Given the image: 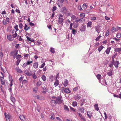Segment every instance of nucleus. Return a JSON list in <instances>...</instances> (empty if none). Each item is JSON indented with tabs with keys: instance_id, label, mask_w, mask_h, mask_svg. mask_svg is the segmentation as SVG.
Instances as JSON below:
<instances>
[{
	"instance_id": "1",
	"label": "nucleus",
	"mask_w": 121,
	"mask_h": 121,
	"mask_svg": "<svg viewBox=\"0 0 121 121\" xmlns=\"http://www.w3.org/2000/svg\"><path fill=\"white\" fill-rule=\"evenodd\" d=\"M52 98L54 99H56V103L58 104H60L62 103L63 100L61 99V96H57L56 97L55 96H53L52 97Z\"/></svg>"
},
{
	"instance_id": "2",
	"label": "nucleus",
	"mask_w": 121,
	"mask_h": 121,
	"mask_svg": "<svg viewBox=\"0 0 121 121\" xmlns=\"http://www.w3.org/2000/svg\"><path fill=\"white\" fill-rule=\"evenodd\" d=\"M33 63V60L31 59V60H30V59H29L27 60V62L26 63H25L23 64L22 67H23L25 68L27 65H30L32 63Z\"/></svg>"
},
{
	"instance_id": "3",
	"label": "nucleus",
	"mask_w": 121,
	"mask_h": 121,
	"mask_svg": "<svg viewBox=\"0 0 121 121\" xmlns=\"http://www.w3.org/2000/svg\"><path fill=\"white\" fill-rule=\"evenodd\" d=\"M7 39L9 41H13L14 39V38H16V37H13V35L12 36L10 34H9L7 35Z\"/></svg>"
},
{
	"instance_id": "4",
	"label": "nucleus",
	"mask_w": 121,
	"mask_h": 121,
	"mask_svg": "<svg viewBox=\"0 0 121 121\" xmlns=\"http://www.w3.org/2000/svg\"><path fill=\"white\" fill-rule=\"evenodd\" d=\"M14 28L15 29V30H14L15 33L13 35V36L14 37H17V31L19 30L18 28V25H17L14 26Z\"/></svg>"
},
{
	"instance_id": "5",
	"label": "nucleus",
	"mask_w": 121,
	"mask_h": 121,
	"mask_svg": "<svg viewBox=\"0 0 121 121\" xmlns=\"http://www.w3.org/2000/svg\"><path fill=\"white\" fill-rule=\"evenodd\" d=\"M6 114V112H5L4 113V115L6 119V121H10V119H11V117L9 114H8L7 115Z\"/></svg>"
},
{
	"instance_id": "6",
	"label": "nucleus",
	"mask_w": 121,
	"mask_h": 121,
	"mask_svg": "<svg viewBox=\"0 0 121 121\" xmlns=\"http://www.w3.org/2000/svg\"><path fill=\"white\" fill-rule=\"evenodd\" d=\"M50 104L52 106H54L56 105L57 104L56 101L52 99L51 100Z\"/></svg>"
},
{
	"instance_id": "7",
	"label": "nucleus",
	"mask_w": 121,
	"mask_h": 121,
	"mask_svg": "<svg viewBox=\"0 0 121 121\" xmlns=\"http://www.w3.org/2000/svg\"><path fill=\"white\" fill-rule=\"evenodd\" d=\"M67 10L66 7H62L61 9V12L64 14H65Z\"/></svg>"
},
{
	"instance_id": "8",
	"label": "nucleus",
	"mask_w": 121,
	"mask_h": 121,
	"mask_svg": "<svg viewBox=\"0 0 121 121\" xmlns=\"http://www.w3.org/2000/svg\"><path fill=\"white\" fill-rule=\"evenodd\" d=\"M71 92V91L70 90L69 88L67 87L65 88L64 90V92L66 93H69Z\"/></svg>"
},
{
	"instance_id": "9",
	"label": "nucleus",
	"mask_w": 121,
	"mask_h": 121,
	"mask_svg": "<svg viewBox=\"0 0 121 121\" xmlns=\"http://www.w3.org/2000/svg\"><path fill=\"white\" fill-rule=\"evenodd\" d=\"M59 81L57 79H56V80L54 82L53 86L55 87H56L57 86L59 85Z\"/></svg>"
},
{
	"instance_id": "10",
	"label": "nucleus",
	"mask_w": 121,
	"mask_h": 121,
	"mask_svg": "<svg viewBox=\"0 0 121 121\" xmlns=\"http://www.w3.org/2000/svg\"><path fill=\"white\" fill-rule=\"evenodd\" d=\"M72 19L74 21H75L76 22H78V17H76V16L74 15H72L71 16Z\"/></svg>"
},
{
	"instance_id": "11",
	"label": "nucleus",
	"mask_w": 121,
	"mask_h": 121,
	"mask_svg": "<svg viewBox=\"0 0 121 121\" xmlns=\"http://www.w3.org/2000/svg\"><path fill=\"white\" fill-rule=\"evenodd\" d=\"M68 83V80L67 79H65L63 84L66 87L67 86Z\"/></svg>"
},
{
	"instance_id": "12",
	"label": "nucleus",
	"mask_w": 121,
	"mask_h": 121,
	"mask_svg": "<svg viewBox=\"0 0 121 121\" xmlns=\"http://www.w3.org/2000/svg\"><path fill=\"white\" fill-rule=\"evenodd\" d=\"M95 30L97 32L99 33L101 30L100 29V26L98 25L95 27Z\"/></svg>"
},
{
	"instance_id": "13",
	"label": "nucleus",
	"mask_w": 121,
	"mask_h": 121,
	"mask_svg": "<svg viewBox=\"0 0 121 121\" xmlns=\"http://www.w3.org/2000/svg\"><path fill=\"white\" fill-rule=\"evenodd\" d=\"M119 64V61H116L114 62H113V65L116 68H117L118 67Z\"/></svg>"
},
{
	"instance_id": "14",
	"label": "nucleus",
	"mask_w": 121,
	"mask_h": 121,
	"mask_svg": "<svg viewBox=\"0 0 121 121\" xmlns=\"http://www.w3.org/2000/svg\"><path fill=\"white\" fill-rule=\"evenodd\" d=\"M64 0H58L59 2L58 3V5L59 7H60L62 6V4L63 3Z\"/></svg>"
},
{
	"instance_id": "15",
	"label": "nucleus",
	"mask_w": 121,
	"mask_h": 121,
	"mask_svg": "<svg viewBox=\"0 0 121 121\" xmlns=\"http://www.w3.org/2000/svg\"><path fill=\"white\" fill-rule=\"evenodd\" d=\"M111 49V48L110 47H108L106 50L105 51V52L108 55L109 54L110 52V50Z\"/></svg>"
},
{
	"instance_id": "16",
	"label": "nucleus",
	"mask_w": 121,
	"mask_h": 121,
	"mask_svg": "<svg viewBox=\"0 0 121 121\" xmlns=\"http://www.w3.org/2000/svg\"><path fill=\"white\" fill-rule=\"evenodd\" d=\"M30 29V27L29 26H28L26 24H25L24 27V30L26 31Z\"/></svg>"
},
{
	"instance_id": "17",
	"label": "nucleus",
	"mask_w": 121,
	"mask_h": 121,
	"mask_svg": "<svg viewBox=\"0 0 121 121\" xmlns=\"http://www.w3.org/2000/svg\"><path fill=\"white\" fill-rule=\"evenodd\" d=\"M64 19L63 18H58V23L60 24H63L62 22L64 21Z\"/></svg>"
},
{
	"instance_id": "18",
	"label": "nucleus",
	"mask_w": 121,
	"mask_h": 121,
	"mask_svg": "<svg viewBox=\"0 0 121 121\" xmlns=\"http://www.w3.org/2000/svg\"><path fill=\"white\" fill-rule=\"evenodd\" d=\"M38 62H35L33 64V67L35 69H36L38 68Z\"/></svg>"
},
{
	"instance_id": "19",
	"label": "nucleus",
	"mask_w": 121,
	"mask_h": 121,
	"mask_svg": "<svg viewBox=\"0 0 121 121\" xmlns=\"http://www.w3.org/2000/svg\"><path fill=\"white\" fill-rule=\"evenodd\" d=\"M0 80L1 82V84L4 85L5 84L4 79V77H0Z\"/></svg>"
},
{
	"instance_id": "20",
	"label": "nucleus",
	"mask_w": 121,
	"mask_h": 121,
	"mask_svg": "<svg viewBox=\"0 0 121 121\" xmlns=\"http://www.w3.org/2000/svg\"><path fill=\"white\" fill-rule=\"evenodd\" d=\"M81 98V96L78 95H75L74 96V99L76 100H78L80 99Z\"/></svg>"
},
{
	"instance_id": "21",
	"label": "nucleus",
	"mask_w": 121,
	"mask_h": 121,
	"mask_svg": "<svg viewBox=\"0 0 121 121\" xmlns=\"http://www.w3.org/2000/svg\"><path fill=\"white\" fill-rule=\"evenodd\" d=\"M19 118L22 121H24L26 119L25 116L23 115L20 116Z\"/></svg>"
},
{
	"instance_id": "22",
	"label": "nucleus",
	"mask_w": 121,
	"mask_h": 121,
	"mask_svg": "<svg viewBox=\"0 0 121 121\" xmlns=\"http://www.w3.org/2000/svg\"><path fill=\"white\" fill-rule=\"evenodd\" d=\"M16 70L19 73H21L22 72V70L18 67H17L16 68Z\"/></svg>"
},
{
	"instance_id": "23",
	"label": "nucleus",
	"mask_w": 121,
	"mask_h": 121,
	"mask_svg": "<svg viewBox=\"0 0 121 121\" xmlns=\"http://www.w3.org/2000/svg\"><path fill=\"white\" fill-rule=\"evenodd\" d=\"M55 78L53 75H51L49 78V80L51 82L53 81L54 79Z\"/></svg>"
},
{
	"instance_id": "24",
	"label": "nucleus",
	"mask_w": 121,
	"mask_h": 121,
	"mask_svg": "<svg viewBox=\"0 0 121 121\" xmlns=\"http://www.w3.org/2000/svg\"><path fill=\"white\" fill-rule=\"evenodd\" d=\"M26 38L28 40V42L30 41V42H34V40L33 39H31L29 37H28L27 36Z\"/></svg>"
},
{
	"instance_id": "25",
	"label": "nucleus",
	"mask_w": 121,
	"mask_h": 121,
	"mask_svg": "<svg viewBox=\"0 0 121 121\" xmlns=\"http://www.w3.org/2000/svg\"><path fill=\"white\" fill-rule=\"evenodd\" d=\"M18 24L19 28L22 29L23 26V23H22V22H20Z\"/></svg>"
},
{
	"instance_id": "26",
	"label": "nucleus",
	"mask_w": 121,
	"mask_h": 121,
	"mask_svg": "<svg viewBox=\"0 0 121 121\" xmlns=\"http://www.w3.org/2000/svg\"><path fill=\"white\" fill-rule=\"evenodd\" d=\"M107 74L109 76H111L112 75V71L110 70L107 73Z\"/></svg>"
},
{
	"instance_id": "27",
	"label": "nucleus",
	"mask_w": 121,
	"mask_h": 121,
	"mask_svg": "<svg viewBox=\"0 0 121 121\" xmlns=\"http://www.w3.org/2000/svg\"><path fill=\"white\" fill-rule=\"evenodd\" d=\"M121 51V48H117L115 49V52H118L119 53H120Z\"/></svg>"
},
{
	"instance_id": "28",
	"label": "nucleus",
	"mask_w": 121,
	"mask_h": 121,
	"mask_svg": "<svg viewBox=\"0 0 121 121\" xmlns=\"http://www.w3.org/2000/svg\"><path fill=\"white\" fill-rule=\"evenodd\" d=\"M78 22H79L80 23H81L83 22H85V19L83 18L78 19Z\"/></svg>"
},
{
	"instance_id": "29",
	"label": "nucleus",
	"mask_w": 121,
	"mask_h": 121,
	"mask_svg": "<svg viewBox=\"0 0 121 121\" xmlns=\"http://www.w3.org/2000/svg\"><path fill=\"white\" fill-rule=\"evenodd\" d=\"M96 77L97 78L99 81L101 80V75L100 74H98L96 76Z\"/></svg>"
},
{
	"instance_id": "30",
	"label": "nucleus",
	"mask_w": 121,
	"mask_h": 121,
	"mask_svg": "<svg viewBox=\"0 0 121 121\" xmlns=\"http://www.w3.org/2000/svg\"><path fill=\"white\" fill-rule=\"evenodd\" d=\"M104 48V47L102 45L100 46L98 49L99 51V52L101 51Z\"/></svg>"
},
{
	"instance_id": "31",
	"label": "nucleus",
	"mask_w": 121,
	"mask_h": 121,
	"mask_svg": "<svg viewBox=\"0 0 121 121\" xmlns=\"http://www.w3.org/2000/svg\"><path fill=\"white\" fill-rule=\"evenodd\" d=\"M92 23L91 21L87 23V26L88 27H91V26Z\"/></svg>"
},
{
	"instance_id": "32",
	"label": "nucleus",
	"mask_w": 121,
	"mask_h": 121,
	"mask_svg": "<svg viewBox=\"0 0 121 121\" xmlns=\"http://www.w3.org/2000/svg\"><path fill=\"white\" fill-rule=\"evenodd\" d=\"M87 115L89 118H90L92 116L91 112L90 111H89V112H87Z\"/></svg>"
},
{
	"instance_id": "33",
	"label": "nucleus",
	"mask_w": 121,
	"mask_h": 121,
	"mask_svg": "<svg viewBox=\"0 0 121 121\" xmlns=\"http://www.w3.org/2000/svg\"><path fill=\"white\" fill-rule=\"evenodd\" d=\"M79 111L81 112L82 113H83L84 111V108H80L78 110Z\"/></svg>"
},
{
	"instance_id": "34",
	"label": "nucleus",
	"mask_w": 121,
	"mask_h": 121,
	"mask_svg": "<svg viewBox=\"0 0 121 121\" xmlns=\"http://www.w3.org/2000/svg\"><path fill=\"white\" fill-rule=\"evenodd\" d=\"M77 114L79 115V117L81 118V119L83 120H85V118H84V117L82 116V115L80 113L78 112Z\"/></svg>"
},
{
	"instance_id": "35",
	"label": "nucleus",
	"mask_w": 121,
	"mask_h": 121,
	"mask_svg": "<svg viewBox=\"0 0 121 121\" xmlns=\"http://www.w3.org/2000/svg\"><path fill=\"white\" fill-rule=\"evenodd\" d=\"M41 78L44 81H45L46 80V78L45 76L44 75L42 76Z\"/></svg>"
},
{
	"instance_id": "36",
	"label": "nucleus",
	"mask_w": 121,
	"mask_h": 121,
	"mask_svg": "<svg viewBox=\"0 0 121 121\" xmlns=\"http://www.w3.org/2000/svg\"><path fill=\"white\" fill-rule=\"evenodd\" d=\"M94 107L95 108V109L97 111H98V110H99V108L98 107V105L97 104H96L94 105Z\"/></svg>"
},
{
	"instance_id": "37",
	"label": "nucleus",
	"mask_w": 121,
	"mask_h": 121,
	"mask_svg": "<svg viewBox=\"0 0 121 121\" xmlns=\"http://www.w3.org/2000/svg\"><path fill=\"white\" fill-rule=\"evenodd\" d=\"M42 82L40 81H39L37 82L36 83V85L38 86H39L42 84Z\"/></svg>"
},
{
	"instance_id": "38",
	"label": "nucleus",
	"mask_w": 121,
	"mask_h": 121,
	"mask_svg": "<svg viewBox=\"0 0 121 121\" xmlns=\"http://www.w3.org/2000/svg\"><path fill=\"white\" fill-rule=\"evenodd\" d=\"M35 97L38 99L41 100L42 99V97L40 96L37 95H35Z\"/></svg>"
},
{
	"instance_id": "39",
	"label": "nucleus",
	"mask_w": 121,
	"mask_h": 121,
	"mask_svg": "<svg viewBox=\"0 0 121 121\" xmlns=\"http://www.w3.org/2000/svg\"><path fill=\"white\" fill-rule=\"evenodd\" d=\"M32 77L34 79H35L37 78V76L35 73H34L32 75Z\"/></svg>"
},
{
	"instance_id": "40",
	"label": "nucleus",
	"mask_w": 121,
	"mask_h": 121,
	"mask_svg": "<svg viewBox=\"0 0 121 121\" xmlns=\"http://www.w3.org/2000/svg\"><path fill=\"white\" fill-rule=\"evenodd\" d=\"M64 108L65 110L67 111H68L69 110V109L68 107L66 106V105H65L64 106Z\"/></svg>"
},
{
	"instance_id": "41",
	"label": "nucleus",
	"mask_w": 121,
	"mask_h": 121,
	"mask_svg": "<svg viewBox=\"0 0 121 121\" xmlns=\"http://www.w3.org/2000/svg\"><path fill=\"white\" fill-rule=\"evenodd\" d=\"M50 52L52 53H54L55 52V51L54 50V48H50Z\"/></svg>"
},
{
	"instance_id": "42",
	"label": "nucleus",
	"mask_w": 121,
	"mask_h": 121,
	"mask_svg": "<svg viewBox=\"0 0 121 121\" xmlns=\"http://www.w3.org/2000/svg\"><path fill=\"white\" fill-rule=\"evenodd\" d=\"M24 56L26 58H27L29 56V55L28 54H26L25 53L24 54Z\"/></svg>"
},
{
	"instance_id": "43",
	"label": "nucleus",
	"mask_w": 121,
	"mask_h": 121,
	"mask_svg": "<svg viewBox=\"0 0 121 121\" xmlns=\"http://www.w3.org/2000/svg\"><path fill=\"white\" fill-rule=\"evenodd\" d=\"M72 104L73 106L75 107L77 105V103L76 101H74L73 102Z\"/></svg>"
},
{
	"instance_id": "44",
	"label": "nucleus",
	"mask_w": 121,
	"mask_h": 121,
	"mask_svg": "<svg viewBox=\"0 0 121 121\" xmlns=\"http://www.w3.org/2000/svg\"><path fill=\"white\" fill-rule=\"evenodd\" d=\"M119 30L118 29L116 28L115 27H113L112 28V30L113 32L117 31Z\"/></svg>"
},
{
	"instance_id": "45",
	"label": "nucleus",
	"mask_w": 121,
	"mask_h": 121,
	"mask_svg": "<svg viewBox=\"0 0 121 121\" xmlns=\"http://www.w3.org/2000/svg\"><path fill=\"white\" fill-rule=\"evenodd\" d=\"M21 56L19 54L18 55L16 56V59L18 60H20V58L21 57Z\"/></svg>"
},
{
	"instance_id": "46",
	"label": "nucleus",
	"mask_w": 121,
	"mask_h": 121,
	"mask_svg": "<svg viewBox=\"0 0 121 121\" xmlns=\"http://www.w3.org/2000/svg\"><path fill=\"white\" fill-rule=\"evenodd\" d=\"M80 16L81 17L83 18L85 16V14L83 13H81L80 15Z\"/></svg>"
},
{
	"instance_id": "47",
	"label": "nucleus",
	"mask_w": 121,
	"mask_h": 121,
	"mask_svg": "<svg viewBox=\"0 0 121 121\" xmlns=\"http://www.w3.org/2000/svg\"><path fill=\"white\" fill-rule=\"evenodd\" d=\"M38 90V88L37 87L34 88L33 89V91L34 92L36 93L37 92Z\"/></svg>"
},
{
	"instance_id": "48",
	"label": "nucleus",
	"mask_w": 121,
	"mask_h": 121,
	"mask_svg": "<svg viewBox=\"0 0 121 121\" xmlns=\"http://www.w3.org/2000/svg\"><path fill=\"white\" fill-rule=\"evenodd\" d=\"M121 37V34L119 33H117V37L118 38H120Z\"/></svg>"
},
{
	"instance_id": "49",
	"label": "nucleus",
	"mask_w": 121,
	"mask_h": 121,
	"mask_svg": "<svg viewBox=\"0 0 121 121\" xmlns=\"http://www.w3.org/2000/svg\"><path fill=\"white\" fill-rule=\"evenodd\" d=\"M2 22L4 25H5L7 24V22L5 19H4L2 21Z\"/></svg>"
},
{
	"instance_id": "50",
	"label": "nucleus",
	"mask_w": 121,
	"mask_h": 121,
	"mask_svg": "<svg viewBox=\"0 0 121 121\" xmlns=\"http://www.w3.org/2000/svg\"><path fill=\"white\" fill-rule=\"evenodd\" d=\"M101 37V36L100 35H99L96 38V39H95V40L96 41H99Z\"/></svg>"
},
{
	"instance_id": "51",
	"label": "nucleus",
	"mask_w": 121,
	"mask_h": 121,
	"mask_svg": "<svg viewBox=\"0 0 121 121\" xmlns=\"http://www.w3.org/2000/svg\"><path fill=\"white\" fill-rule=\"evenodd\" d=\"M57 9V7L56 6H54L52 8V12H54Z\"/></svg>"
},
{
	"instance_id": "52",
	"label": "nucleus",
	"mask_w": 121,
	"mask_h": 121,
	"mask_svg": "<svg viewBox=\"0 0 121 121\" xmlns=\"http://www.w3.org/2000/svg\"><path fill=\"white\" fill-rule=\"evenodd\" d=\"M76 30H74L73 29H72V33L73 34L75 35V33L76 32Z\"/></svg>"
},
{
	"instance_id": "53",
	"label": "nucleus",
	"mask_w": 121,
	"mask_h": 121,
	"mask_svg": "<svg viewBox=\"0 0 121 121\" xmlns=\"http://www.w3.org/2000/svg\"><path fill=\"white\" fill-rule=\"evenodd\" d=\"M82 7L84 9H86L87 8L86 5L85 4H84L82 5Z\"/></svg>"
},
{
	"instance_id": "54",
	"label": "nucleus",
	"mask_w": 121,
	"mask_h": 121,
	"mask_svg": "<svg viewBox=\"0 0 121 121\" xmlns=\"http://www.w3.org/2000/svg\"><path fill=\"white\" fill-rule=\"evenodd\" d=\"M78 9L80 10V11H81L82 10V9L81 7V5H80L78 6Z\"/></svg>"
},
{
	"instance_id": "55",
	"label": "nucleus",
	"mask_w": 121,
	"mask_h": 121,
	"mask_svg": "<svg viewBox=\"0 0 121 121\" xmlns=\"http://www.w3.org/2000/svg\"><path fill=\"white\" fill-rule=\"evenodd\" d=\"M14 55V56H15L17 54V51H13Z\"/></svg>"
},
{
	"instance_id": "56",
	"label": "nucleus",
	"mask_w": 121,
	"mask_h": 121,
	"mask_svg": "<svg viewBox=\"0 0 121 121\" xmlns=\"http://www.w3.org/2000/svg\"><path fill=\"white\" fill-rule=\"evenodd\" d=\"M32 75V74L31 73L29 72H27L26 74V75L29 76H31Z\"/></svg>"
},
{
	"instance_id": "57",
	"label": "nucleus",
	"mask_w": 121,
	"mask_h": 121,
	"mask_svg": "<svg viewBox=\"0 0 121 121\" xmlns=\"http://www.w3.org/2000/svg\"><path fill=\"white\" fill-rule=\"evenodd\" d=\"M109 34V31L108 30H107L106 32L105 36H108V35Z\"/></svg>"
},
{
	"instance_id": "58",
	"label": "nucleus",
	"mask_w": 121,
	"mask_h": 121,
	"mask_svg": "<svg viewBox=\"0 0 121 121\" xmlns=\"http://www.w3.org/2000/svg\"><path fill=\"white\" fill-rule=\"evenodd\" d=\"M20 61L21 60H17L16 62V64L17 66L18 65L19 63L20 62Z\"/></svg>"
},
{
	"instance_id": "59",
	"label": "nucleus",
	"mask_w": 121,
	"mask_h": 121,
	"mask_svg": "<svg viewBox=\"0 0 121 121\" xmlns=\"http://www.w3.org/2000/svg\"><path fill=\"white\" fill-rule=\"evenodd\" d=\"M91 19L92 20L94 21L96 19V18L95 17H92L91 18Z\"/></svg>"
},
{
	"instance_id": "60",
	"label": "nucleus",
	"mask_w": 121,
	"mask_h": 121,
	"mask_svg": "<svg viewBox=\"0 0 121 121\" xmlns=\"http://www.w3.org/2000/svg\"><path fill=\"white\" fill-rule=\"evenodd\" d=\"M11 100L13 102H14L15 101L14 99V98L13 97H11Z\"/></svg>"
},
{
	"instance_id": "61",
	"label": "nucleus",
	"mask_w": 121,
	"mask_h": 121,
	"mask_svg": "<svg viewBox=\"0 0 121 121\" xmlns=\"http://www.w3.org/2000/svg\"><path fill=\"white\" fill-rule=\"evenodd\" d=\"M19 37L18 39L19 41H22V38L21 37V36H19V35H18L17 36V38H18Z\"/></svg>"
},
{
	"instance_id": "62",
	"label": "nucleus",
	"mask_w": 121,
	"mask_h": 121,
	"mask_svg": "<svg viewBox=\"0 0 121 121\" xmlns=\"http://www.w3.org/2000/svg\"><path fill=\"white\" fill-rule=\"evenodd\" d=\"M27 82V80H24L22 81V83L23 84H24L26 83Z\"/></svg>"
},
{
	"instance_id": "63",
	"label": "nucleus",
	"mask_w": 121,
	"mask_h": 121,
	"mask_svg": "<svg viewBox=\"0 0 121 121\" xmlns=\"http://www.w3.org/2000/svg\"><path fill=\"white\" fill-rule=\"evenodd\" d=\"M3 56V54L2 52H0V57L2 58Z\"/></svg>"
},
{
	"instance_id": "64",
	"label": "nucleus",
	"mask_w": 121,
	"mask_h": 121,
	"mask_svg": "<svg viewBox=\"0 0 121 121\" xmlns=\"http://www.w3.org/2000/svg\"><path fill=\"white\" fill-rule=\"evenodd\" d=\"M45 65V63H43V64L42 65L40 66V68H43Z\"/></svg>"
}]
</instances>
